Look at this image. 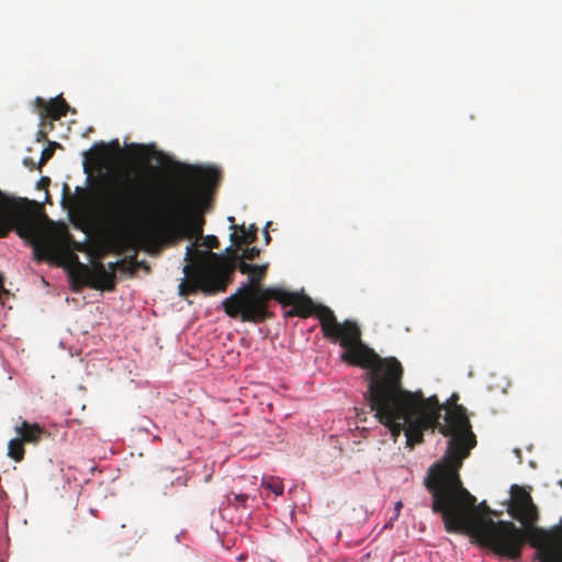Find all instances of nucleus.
Wrapping results in <instances>:
<instances>
[{"mask_svg": "<svg viewBox=\"0 0 562 562\" xmlns=\"http://www.w3.org/2000/svg\"><path fill=\"white\" fill-rule=\"evenodd\" d=\"M406 393L411 394L407 404L394 408L396 412L391 422L375 418L389 428L394 440L404 432L411 449L424 441V432L429 429H438L449 437L445 456L428 469L424 479V485L431 495L432 513L441 515L447 532L467 533L495 555L519 561L525 546L530 544L528 532L510 520L495 521L477 513L476 497L461 481L459 471L463 460L476 446L467 409L462 405L446 409L436 395L426 398L420 390H406Z\"/></svg>", "mask_w": 562, "mask_h": 562, "instance_id": "nucleus-1", "label": "nucleus"}, {"mask_svg": "<svg viewBox=\"0 0 562 562\" xmlns=\"http://www.w3.org/2000/svg\"><path fill=\"white\" fill-rule=\"evenodd\" d=\"M172 171L187 183L173 190L164 203L154 204L150 187L138 172L123 170L101 178L91 190L95 207L111 226L125 228L136 221L149 220L142 234L148 246L202 238L212 191L221 173L213 167H195L167 159Z\"/></svg>", "mask_w": 562, "mask_h": 562, "instance_id": "nucleus-2", "label": "nucleus"}, {"mask_svg": "<svg viewBox=\"0 0 562 562\" xmlns=\"http://www.w3.org/2000/svg\"><path fill=\"white\" fill-rule=\"evenodd\" d=\"M267 265H255L248 276V282L241 284L234 294L222 302L224 312L231 318L244 323L259 324L272 317L269 312V301L276 300L283 306H292L285 313L286 317L300 316L306 318L313 314L321 323L323 336L339 342L345 349L341 361L367 369L364 379L368 382L366 398L374 417L391 422L394 408L403 405L411 397L403 387V367L394 357L382 358L361 339L362 333L357 322L346 319L339 323L334 312L325 305H315L311 297L290 292L281 288H262Z\"/></svg>", "mask_w": 562, "mask_h": 562, "instance_id": "nucleus-3", "label": "nucleus"}, {"mask_svg": "<svg viewBox=\"0 0 562 562\" xmlns=\"http://www.w3.org/2000/svg\"><path fill=\"white\" fill-rule=\"evenodd\" d=\"M183 267L186 278L180 282L178 290L181 296L195 294L198 291L206 295L224 292L233 282L235 272L232 263L222 254L201 251L194 244L187 246Z\"/></svg>", "mask_w": 562, "mask_h": 562, "instance_id": "nucleus-4", "label": "nucleus"}, {"mask_svg": "<svg viewBox=\"0 0 562 562\" xmlns=\"http://www.w3.org/2000/svg\"><path fill=\"white\" fill-rule=\"evenodd\" d=\"M513 493L508 513L521 524L520 528L528 532L532 548L539 549L562 539V517L560 522L551 528L538 527L539 510L530 493L518 485L513 486Z\"/></svg>", "mask_w": 562, "mask_h": 562, "instance_id": "nucleus-5", "label": "nucleus"}, {"mask_svg": "<svg viewBox=\"0 0 562 562\" xmlns=\"http://www.w3.org/2000/svg\"><path fill=\"white\" fill-rule=\"evenodd\" d=\"M26 199H14L0 191V238L15 231L22 238H32L37 234V225L30 214Z\"/></svg>", "mask_w": 562, "mask_h": 562, "instance_id": "nucleus-6", "label": "nucleus"}, {"mask_svg": "<svg viewBox=\"0 0 562 562\" xmlns=\"http://www.w3.org/2000/svg\"><path fill=\"white\" fill-rule=\"evenodd\" d=\"M78 270L80 276L72 274L75 282H79V286L89 285L95 290L112 291L115 286L116 276L113 271H108L106 267L97 261L91 268L78 262Z\"/></svg>", "mask_w": 562, "mask_h": 562, "instance_id": "nucleus-7", "label": "nucleus"}, {"mask_svg": "<svg viewBox=\"0 0 562 562\" xmlns=\"http://www.w3.org/2000/svg\"><path fill=\"white\" fill-rule=\"evenodd\" d=\"M34 103L42 117H49L52 120H59L61 116H65L69 109L68 103L61 95L49 101L37 97Z\"/></svg>", "mask_w": 562, "mask_h": 562, "instance_id": "nucleus-8", "label": "nucleus"}, {"mask_svg": "<svg viewBox=\"0 0 562 562\" xmlns=\"http://www.w3.org/2000/svg\"><path fill=\"white\" fill-rule=\"evenodd\" d=\"M14 430L22 442L32 445H37L45 432V429L37 423L31 424L26 420H22L16 425Z\"/></svg>", "mask_w": 562, "mask_h": 562, "instance_id": "nucleus-9", "label": "nucleus"}, {"mask_svg": "<svg viewBox=\"0 0 562 562\" xmlns=\"http://www.w3.org/2000/svg\"><path fill=\"white\" fill-rule=\"evenodd\" d=\"M228 221L232 223V228L234 232L231 234V240L234 245L240 244H250L256 240L257 237V227L255 225H250L249 228L243 224L240 226L234 224V217H228Z\"/></svg>", "mask_w": 562, "mask_h": 562, "instance_id": "nucleus-10", "label": "nucleus"}, {"mask_svg": "<svg viewBox=\"0 0 562 562\" xmlns=\"http://www.w3.org/2000/svg\"><path fill=\"white\" fill-rule=\"evenodd\" d=\"M536 550L541 562H562V539Z\"/></svg>", "mask_w": 562, "mask_h": 562, "instance_id": "nucleus-11", "label": "nucleus"}, {"mask_svg": "<svg viewBox=\"0 0 562 562\" xmlns=\"http://www.w3.org/2000/svg\"><path fill=\"white\" fill-rule=\"evenodd\" d=\"M35 251L38 259L54 258L60 252V245L57 240L46 238L35 246Z\"/></svg>", "mask_w": 562, "mask_h": 562, "instance_id": "nucleus-12", "label": "nucleus"}, {"mask_svg": "<svg viewBox=\"0 0 562 562\" xmlns=\"http://www.w3.org/2000/svg\"><path fill=\"white\" fill-rule=\"evenodd\" d=\"M226 251L228 254H232V256H224L227 258L232 263L234 262L235 270L238 269L240 273L248 274L252 271L255 265L248 263L243 259L241 257H238L236 250H233L232 248H227Z\"/></svg>", "mask_w": 562, "mask_h": 562, "instance_id": "nucleus-13", "label": "nucleus"}, {"mask_svg": "<svg viewBox=\"0 0 562 562\" xmlns=\"http://www.w3.org/2000/svg\"><path fill=\"white\" fill-rule=\"evenodd\" d=\"M24 442L16 437L9 441L8 443V456L13 459L15 462H21L24 458Z\"/></svg>", "mask_w": 562, "mask_h": 562, "instance_id": "nucleus-14", "label": "nucleus"}, {"mask_svg": "<svg viewBox=\"0 0 562 562\" xmlns=\"http://www.w3.org/2000/svg\"><path fill=\"white\" fill-rule=\"evenodd\" d=\"M108 146L101 142L93 145L91 148L92 161L95 166H101L108 158Z\"/></svg>", "mask_w": 562, "mask_h": 562, "instance_id": "nucleus-15", "label": "nucleus"}, {"mask_svg": "<svg viewBox=\"0 0 562 562\" xmlns=\"http://www.w3.org/2000/svg\"><path fill=\"white\" fill-rule=\"evenodd\" d=\"M261 485L269 491H271L274 495L280 496L283 494V483L279 477L268 476L263 477Z\"/></svg>", "mask_w": 562, "mask_h": 562, "instance_id": "nucleus-16", "label": "nucleus"}, {"mask_svg": "<svg viewBox=\"0 0 562 562\" xmlns=\"http://www.w3.org/2000/svg\"><path fill=\"white\" fill-rule=\"evenodd\" d=\"M200 239H201L200 245L207 248L205 251H212V249L220 247V241H218L217 237L214 235H207V236L202 235V238H200Z\"/></svg>", "mask_w": 562, "mask_h": 562, "instance_id": "nucleus-17", "label": "nucleus"}, {"mask_svg": "<svg viewBox=\"0 0 562 562\" xmlns=\"http://www.w3.org/2000/svg\"><path fill=\"white\" fill-rule=\"evenodd\" d=\"M128 150L138 158H145L147 156L146 147L140 144H131Z\"/></svg>", "mask_w": 562, "mask_h": 562, "instance_id": "nucleus-18", "label": "nucleus"}, {"mask_svg": "<svg viewBox=\"0 0 562 562\" xmlns=\"http://www.w3.org/2000/svg\"><path fill=\"white\" fill-rule=\"evenodd\" d=\"M259 254H260L259 248L250 247V248H246L243 251L241 258L245 259V260H250L251 261V260H255L257 257H259Z\"/></svg>", "mask_w": 562, "mask_h": 562, "instance_id": "nucleus-19", "label": "nucleus"}, {"mask_svg": "<svg viewBox=\"0 0 562 562\" xmlns=\"http://www.w3.org/2000/svg\"><path fill=\"white\" fill-rule=\"evenodd\" d=\"M402 508H403V503H402L401 501L396 502V503H395V506H394V514H393V516H391L390 521H389V524L386 525V527H387L389 525H391V526H392V525H393V522H394L395 520H397V518H398V516H400V513H401V509H402Z\"/></svg>", "mask_w": 562, "mask_h": 562, "instance_id": "nucleus-20", "label": "nucleus"}, {"mask_svg": "<svg viewBox=\"0 0 562 562\" xmlns=\"http://www.w3.org/2000/svg\"><path fill=\"white\" fill-rule=\"evenodd\" d=\"M54 154V149L52 148H45L43 151H42V155H41V159H40V167L45 165L47 162V160H49L52 158Z\"/></svg>", "mask_w": 562, "mask_h": 562, "instance_id": "nucleus-21", "label": "nucleus"}, {"mask_svg": "<svg viewBox=\"0 0 562 562\" xmlns=\"http://www.w3.org/2000/svg\"><path fill=\"white\" fill-rule=\"evenodd\" d=\"M475 509L477 510V513L480 514H484V515H487L488 517H491V514H492V510L491 508L486 505L485 502H482L481 504L476 505L475 504Z\"/></svg>", "mask_w": 562, "mask_h": 562, "instance_id": "nucleus-22", "label": "nucleus"}, {"mask_svg": "<svg viewBox=\"0 0 562 562\" xmlns=\"http://www.w3.org/2000/svg\"><path fill=\"white\" fill-rule=\"evenodd\" d=\"M234 495V499L239 503L240 505H243L244 507H246V503L248 501V495L245 494V493H239V494H233Z\"/></svg>", "mask_w": 562, "mask_h": 562, "instance_id": "nucleus-23", "label": "nucleus"}, {"mask_svg": "<svg viewBox=\"0 0 562 562\" xmlns=\"http://www.w3.org/2000/svg\"><path fill=\"white\" fill-rule=\"evenodd\" d=\"M145 535V529H139V528H136L134 530V536L136 537V539H140L143 536Z\"/></svg>", "mask_w": 562, "mask_h": 562, "instance_id": "nucleus-24", "label": "nucleus"}, {"mask_svg": "<svg viewBox=\"0 0 562 562\" xmlns=\"http://www.w3.org/2000/svg\"><path fill=\"white\" fill-rule=\"evenodd\" d=\"M119 265H120V261H116V262H110V263H109V268H106V269H108V271H113V272L115 273V270H116V268H117V266H119Z\"/></svg>", "mask_w": 562, "mask_h": 562, "instance_id": "nucleus-25", "label": "nucleus"}, {"mask_svg": "<svg viewBox=\"0 0 562 562\" xmlns=\"http://www.w3.org/2000/svg\"><path fill=\"white\" fill-rule=\"evenodd\" d=\"M69 194V187L67 184H64V200L66 199V195Z\"/></svg>", "mask_w": 562, "mask_h": 562, "instance_id": "nucleus-26", "label": "nucleus"}, {"mask_svg": "<svg viewBox=\"0 0 562 562\" xmlns=\"http://www.w3.org/2000/svg\"><path fill=\"white\" fill-rule=\"evenodd\" d=\"M4 292V286H3V277L0 274V294Z\"/></svg>", "mask_w": 562, "mask_h": 562, "instance_id": "nucleus-27", "label": "nucleus"}, {"mask_svg": "<svg viewBox=\"0 0 562 562\" xmlns=\"http://www.w3.org/2000/svg\"><path fill=\"white\" fill-rule=\"evenodd\" d=\"M130 260H131V263H135L136 265L137 263L136 255L131 256Z\"/></svg>", "mask_w": 562, "mask_h": 562, "instance_id": "nucleus-28", "label": "nucleus"}, {"mask_svg": "<svg viewBox=\"0 0 562 562\" xmlns=\"http://www.w3.org/2000/svg\"><path fill=\"white\" fill-rule=\"evenodd\" d=\"M76 192L77 193H85V190L82 188H80V187H77L76 188Z\"/></svg>", "mask_w": 562, "mask_h": 562, "instance_id": "nucleus-29", "label": "nucleus"}, {"mask_svg": "<svg viewBox=\"0 0 562 562\" xmlns=\"http://www.w3.org/2000/svg\"><path fill=\"white\" fill-rule=\"evenodd\" d=\"M265 239H266V241H267V243H269V240H270V236H269V233H268V232H266Z\"/></svg>", "mask_w": 562, "mask_h": 562, "instance_id": "nucleus-30", "label": "nucleus"}, {"mask_svg": "<svg viewBox=\"0 0 562 562\" xmlns=\"http://www.w3.org/2000/svg\"><path fill=\"white\" fill-rule=\"evenodd\" d=\"M41 182H46V183H48V182H49V179H48V178H42V179H41Z\"/></svg>", "mask_w": 562, "mask_h": 562, "instance_id": "nucleus-31", "label": "nucleus"}, {"mask_svg": "<svg viewBox=\"0 0 562 562\" xmlns=\"http://www.w3.org/2000/svg\"><path fill=\"white\" fill-rule=\"evenodd\" d=\"M113 145H114V146H116V147H119V142H117V140H114V142H113Z\"/></svg>", "mask_w": 562, "mask_h": 562, "instance_id": "nucleus-32", "label": "nucleus"}, {"mask_svg": "<svg viewBox=\"0 0 562 562\" xmlns=\"http://www.w3.org/2000/svg\"><path fill=\"white\" fill-rule=\"evenodd\" d=\"M560 486L562 487V479L559 481Z\"/></svg>", "mask_w": 562, "mask_h": 562, "instance_id": "nucleus-33", "label": "nucleus"}]
</instances>
